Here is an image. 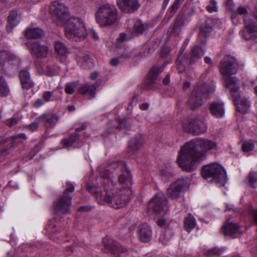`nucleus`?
<instances>
[{"mask_svg":"<svg viewBox=\"0 0 257 257\" xmlns=\"http://www.w3.org/2000/svg\"><path fill=\"white\" fill-rule=\"evenodd\" d=\"M64 25L66 37L69 39L83 40L87 35L83 22L79 18H69Z\"/></svg>","mask_w":257,"mask_h":257,"instance_id":"nucleus-5","label":"nucleus"},{"mask_svg":"<svg viewBox=\"0 0 257 257\" xmlns=\"http://www.w3.org/2000/svg\"><path fill=\"white\" fill-rule=\"evenodd\" d=\"M15 56L8 50L0 51V69H3L5 64L15 59Z\"/></svg>","mask_w":257,"mask_h":257,"instance_id":"nucleus-31","label":"nucleus"},{"mask_svg":"<svg viewBox=\"0 0 257 257\" xmlns=\"http://www.w3.org/2000/svg\"><path fill=\"white\" fill-rule=\"evenodd\" d=\"M184 0H175L171 7V11L175 13L180 7L181 3Z\"/></svg>","mask_w":257,"mask_h":257,"instance_id":"nucleus-45","label":"nucleus"},{"mask_svg":"<svg viewBox=\"0 0 257 257\" xmlns=\"http://www.w3.org/2000/svg\"><path fill=\"white\" fill-rule=\"evenodd\" d=\"M104 180V191L97 194V198L104 200L112 207L118 209L128 203L132 185V175L126 163L119 161L102 173Z\"/></svg>","mask_w":257,"mask_h":257,"instance_id":"nucleus-1","label":"nucleus"},{"mask_svg":"<svg viewBox=\"0 0 257 257\" xmlns=\"http://www.w3.org/2000/svg\"><path fill=\"white\" fill-rule=\"evenodd\" d=\"M103 243L104 244V251L107 253H111L115 257H118V255L120 253L127 251L126 248L123 247L112 240L108 239L107 238H103Z\"/></svg>","mask_w":257,"mask_h":257,"instance_id":"nucleus-14","label":"nucleus"},{"mask_svg":"<svg viewBox=\"0 0 257 257\" xmlns=\"http://www.w3.org/2000/svg\"><path fill=\"white\" fill-rule=\"evenodd\" d=\"M212 31V27L207 23L200 28L199 37L202 36L206 38Z\"/></svg>","mask_w":257,"mask_h":257,"instance_id":"nucleus-39","label":"nucleus"},{"mask_svg":"<svg viewBox=\"0 0 257 257\" xmlns=\"http://www.w3.org/2000/svg\"><path fill=\"white\" fill-rule=\"evenodd\" d=\"M213 91V89L206 83L199 82L189 95L187 105L192 110H195L203 104V100Z\"/></svg>","mask_w":257,"mask_h":257,"instance_id":"nucleus-4","label":"nucleus"},{"mask_svg":"<svg viewBox=\"0 0 257 257\" xmlns=\"http://www.w3.org/2000/svg\"><path fill=\"white\" fill-rule=\"evenodd\" d=\"M161 174L162 176L163 179L165 181H167L170 177L172 176V174L170 171H168L167 173L162 171Z\"/></svg>","mask_w":257,"mask_h":257,"instance_id":"nucleus-53","label":"nucleus"},{"mask_svg":"<svg viewBox=\"0 0 257 257\" xmlns=\"http://www.w3.org/2000/svg\"><path fill=\"white\" fill-rule=\"evenodd\" d=\"M18 13L17 11H11L8 17V25L6 27L8 33H10L12 29L17 25L19 21L17 20Z\"/></svg>","mask_w":257,"mask_h":257,"instance_id":"nucleus-30","label":"nucleus"},{"mask_svg":"<svg viewBox=\"0 0 257 257\" xmlns=\"http://www.w3.org/2000/svg\"><path fill=\"white\" fill-rule=\"evenodd\" d=\"M97 86L96 83L85 84L79 87V92L81 94L87 97L88 99H92L95 97Z\"/></svg>","mask_w":257,"mask_h":257,"instance_id":"nucleus-22","label":"nucleus"},{"mask_svg":"<svg viewBox=\"0 0 257 257\" xmlns=\"http://www.w3.org/2000/svg\"><path fill=\"white\" fill-rule=\"evenodd\" d=\"M116 5L123 12L132 13L140 7L139 0H116Z\"/></svg>","mask_w":257,"mask_h":257,"instance_id":"nucleus-17","label":"nucleus"},{"mask_svg":"<svg viewBox=\"0 0 257 257\" xmlns=\"http://www.w3.org/2000/svg\"><path fill=\"white\" fill-rule=\"evenodd\" d=\"M224 173L223 167L217 163L205 165L203 166L201 170V175L203 178L212 179L219 187L224 186Z\"/></svg>","mask_w":257,"mask_h":257,"instance_id":"nucleus-6","label":"nucleus"},{"mask_svg":"<svg viewBox=\"0 0 257 257\" xmlns=\"http://www.w3.org/2000/svg\"><path fill=\"white\" fill-rule=\"evenodd\" d=\"M211 113L217 118L223 117L224 114V104L222 102H213L210 106Z\"/></svg>","mask_w":257,"mask_h":257,"instance_id":"nucleus-28","label":"nucleus"},{"mask_svg":"<svg viewBox=\"0 0 257 257\" xmlns=\"http://www.w3.org/2000/svg\"><path fill=\"white\" fill-rule=\"evenodd\" d=\"M54 50L61 62L65 61L66 55L70 53L66 44L64 42L59 41L55 43Z\"/></svg>","mask_w":257,"mask_h":257,"instance_id":"nucleus-23","label":"nucleus"},{"mask_svg":"<svg viewBox=\"0 0 257 257\" xmlns=\"http://www.w3.org/2000/svg\"><path fill=\"white\" fill-rule=\"evenodd\" d=\"M219 67L220 72L222 75L223 77H224L225 76V61H224V59H222L220 61Z\"/></svg>","mask_w":257,"mask_h":257,"instance_id":"nucleus-52","label":"nucleus"},{"mask_svg":"<svg viewBox=\"0 0 257 257\" xmlns=\"http://www.w3.org/2000/svg\"><path fill=\"white\" fill-rule=\"evenodd\" d=\"M176 65L178 71L180 73H184L186 69V64L188 63V56L187 54L179 52V54L175 61Z\"/></svg>","mask_w":257,"mask_h":257,"instance_id":"nucleus-27","label":"nucleus"},{"mask_svg":"<svg viewBox=\"0 0 257 257\" xmlns=\"http://www.w3.org/2000/svg\"><path fill=\"white\" fill-rule=\"evenodd\" d=\"M71 203V195L67 192H63L58 197L53 203V209L55 213L58 215L69 213Z\"/></svg>","mask_w":257,"mask_h":257,"instance_id":"nucleus-11","label":"nucleus"},{"mask_svg":"<svg viewBox=\"0 0 257 257\" xmlns=\"http://www.w3.org/2000/svg\"><path fill=\"white\" fill-rule=\"evenodd\" d=\"M86 188L87 189V190H88L90 192H92L93 191H95V193L96 194V197H97V194L98 193H99L100 191L101 192H103L104 191V190L103 191H101V190H100L99 191L98 190H97L96 191H95L96 189V186H95L94 185H91V184H86ZM97 198V197H96ZM97 199L98 200V201L100 203H103V202H105V203H106L104 200H100L99 199H98V198H97Z\"/></svg>","mask_w":257,"mask_h":257,"instance_id":"nucleus-44","label":"nucleus"},{"mask_svg":"<svg viewBox=\"0 0 257 257\" xmlns=\"http://www.w3.org/2000/svg\"><path fill=\"white\" fill-rule=\"evenodd\" d=\"M254 148V144L252 142H245L242 145V149L244 152H249Z\"/></svg>","mask_w":257,"mask_h":257,"instance_id":"nucleus-43","label":"nucleus"},{"mask_svg":"<svg viewBox=\"0 0 257 257\" xmlns=\"http://www.w3.org/2000/svg\"><path fill=\"white\" fill-rule=\"evenodd\" d=\"M19 78L23 89L28 90L35 85L30 72L26 68L23 69L19 71Z\"/></svg>","mask_w":257,"mask_h":257,"instance_id":"nucleus-18","label":"nucleus"},{"mask_svg":"<svg viewBox=\"0 0 257 257\" xmlns=\"http://www.w3.org/2000/svg\"><path fill=\"white\" fill-rule=\"evenodd\" d=\"M231 84L230 87V94L232 97L236 110L241 114L247 113L249 110L250 103L245 98H240L239 92L240 89L239 84L235 83Z\"/></svg>","mask_w":257,"mask_h":257,"instance_id":"nucleus-9","label":"nucleus"},{"mask_svg":"<svg viewBox=\"0 0 257 257\" xmlns=\"http://www.w3.org/2000/svg\"><path fill=\"white\" fill-rule=\"evenodd\" d=\"M189 187L187 178H181L171 184L168 189L169 197L172 199L179 197L181 193L184 191Z\"/></svg>","mask_w":257,"mask_h":257,"instance_id":"nucleus-13","label":"nucleus"},{"mask_svg":"<svg viewBox=\"0 0 257 257\" xmlns=\"http://www.w3.org/2000/svg\"><path fill=\"white\" fill-rule=\"evenodd\" d=\"M252 218L254 223L257 224V209L253 211Z\"/></svg>","mask_w":257,"mask_h":257,"instance_id":"nucleus-60","label":"nucleus"},{"mask_svg":"<svg viewBox=\"0 0 257 257\" xmlns=\"http://www.w3.org/2000/svg\"><path fill=\"white\" fill-rule=\"evenodd\" d=\"M170 52V49L169 47H166L162 49L161 52V56L163 58L166 57Z\"/></svg>","mask_w":257,"mask_h":257,"instance_id":"nucleus-50","label":"nucleus"},{"mask_svg":"<svg viewBox=\"0 0 257 257\" xmlns=\"http://www.w3.org/2000/svg\"><path fill=\"white\" fill-rule=\"evenodd\" d=\"M165 85L168 84L170 82V75L167 74L163 80Z\"/></svg>","mask_w":257,"mask_h":257,"instance_id":"nucleus-63","label":"nucleus"},{"mask_svg":"<svg viewBox=\"0 0 257 257\" xmlns=\"http://www.w3.org/2000/svg\"><path fill=\"white\" fill-rule=\"evenodd\" d=\"M184 131L194 135L202 134L206 131V127L203 121L198 118H192L186 121L182 125Z\"/></svg>","mask_w":257,"mask_h":257,"instance_id":"nucleus-12","label":"nucleus"},{"mask_svg":"<svg viewBox=\"0 0 257 257\" xmlns=\"http://www.w3.org/2000/svg\"><path fill=\"white\" fill-rule=\"evenodd\" d=\"M28 47L31 53L37 58L43 59L47 57L48 52V47L36 41L29 43Z\"/></svg>","mask_w":257,"mask_h":257,"instance_id":"nucleus-16","label":"nucleus"},{"mask_svg":"<svg viewBox=\"0 0 257 257\" xmlns=\"http://www.w3.org/2000/svg\"><path fill=\"white\" fill-rule=\"evenodd\" d=\"M44 104V102H43L41 99H37L34 103V106L36 108L40 107Z\"/></svg>","mask_w":257,"mask_h":257,"instance_id":"nucleus-57","label":"nucleus"},{"mask_svg":"<svg viewBox=\"0 0 257 257\" xmlns=\"http://www.w3.org/2000/svg\"><path fill=\"white\" fill-rule=\"evenodd\" d=\"M126 39V35L124 34H120L117 40L119 42H122Z\"/></svg>","mask_w":257,"mask_h":257,"instance_id":"nucleus-59","label":"nucleus"},{"mask_svg":"<svg viewBox=\"0 0 257 257\" xmlns=\"http://www.w3.org/2000/svg\"><path fill=\"white\" fill-rule=\"evenodd\" d=\"M58 116L53 113H44L36 118V120L43 121L46 128H52L58 121Z\"/></svg>","mask_w":257,"mask_h":257,"instance_id":"nucleus-19","label":"nucleus"},{"mask_svg":"<svg viewBox=\"0 0 257 257\" xmlns=\"http://www.w3.org/2000/svg\"><path fill=\"white\" fill-rule=\"evenodd\" d=\"M239 232V227L236 224L226 222V236L235 237V235Z\"/></svg>","mask_w":257,"mask_h":257,"instance_id":"nucleus-35","label":"nucleus"},{"mask_svg":"<svg viewBox=\"0 0 257 257\" xmlns=\"http://www.w3.org/2000/svg\"><path fill=\"white\" fill-rule=\"evenodd\" d=\"M149 108V104L148 103H143L140 105V108L141 110H145L148 109Z\"/></svg>","mask_w":257,"mask_h":257,"instance_id":"nucleus-62","label":"nucleus"},{"mask_svg":"<svg viewBox=\"0 0 257 257\" xmlns=\"http://www.w3.org/2000/svg\"><path fill=\"white\" fill-rule=\"evenodd\" d=\"M10 93V89L3 76L0 77V96H7Z\"/></svg>","mask_w":257,"mask_h":257,"instance_id":"nucleus-38","label":"nucleus"},{"mask_svg":"<svg viewBox=\"0 0 257 257\" xmlns=\"http://www.w3.org/2000/svg\"><path fill=\"white\" fill-rule=\"evenodd\" d=\"M132 57V55L131 52H128V51H125L119 57V58H122L123 59H128Z\"/></svg>","mask_w":257,"mask_h":257,"instance_id":"nucleus-54","label":"nucleus"},{"mask_svg":"<svg viewBox=\"0 0 257 257\" xmlns=\"http://www.w3.org/2000/svg\"><path fill=\"white\" fill-rule=\"evenodd\" d=\"M18 120L15 117H12L6 121L7 125L9 127H12L18 123Z\"/></svg>","mask_w":257,"mask_h":257,"instance_id":"nucleus-48","label":"nucleus"},{"mask_svg":"<svg viewBox=\"0 0 257 257\" xmlns=\"http://www.w3.org/2000/svg\"><path fill=\"white\" fill-rule=\"evenodd\" d=\"M138 232L140 240L143 242H148L151 238L152 231L150 226L147 223H143L138 226Z\"/></svg>","mask_w":257,"mask_h":257,"instance_id":"nucleus-21","label":"nucleus"},{"mask_svg":"<svg viewBox=\"0 0 257 257\" xmlns=\"http://www.w3.org/2000/svg\"><path fill=\"white\" fill-rule=\"evenodd\" d=\"M157 224L160 227H163L166 224V220L164 219H159L157 221Z\"/></svg>","mask_w":257,"mask_h":257,"instance_id":"nucleus-58","label":"nucleus"},{"mask_svg":"<svg viewBox=\"0 0 257 257\" xmlns=\"http://www.w3.org/2000/svg\"><path fill=\"white\" fill-rule=\"evenodd\" d=\"M25 34L28 39H38L44 35V32L40 28H34L27 29L25 31Z\"/></svg>","mask_w":257,"mask_h":257,"instance_id":"nucleus-32","label":"nucleus"},{"mask_svg":"<svg viewBox=\"0 0 257 257\" xmlns=\"http://www.w3.org/2000/svg\"><path fill=\"white\" fill-rule=\"evenodd\" d=\"M241 69V64L235 57L226 55V87H230L231 84L235 83H235L239 84V80L232 75Z\"/></svg>","mask_w":257,"mask_h":257,"instance_id":"nucleus-8","label":"nucleus"},{"mask_svg":"<svg viewBox=\"0 0 257 257\" xmlns=\"http://www.w3.org/2000/svg\"><path fill=\"white\" fill-rule=\"evenodd\" d=\"M94 18L100 28H110L118 21V12L113 4L105 3L96 9Z\"/></svg>","mask_w":257,"mask_h":257,"instance_id":"nucleus-3","label":"nucleus"},{"mask_svg":"<svg viewBox=\"0 0 257 257\" xmlns=\"http://www.w3.org/2000/svg\"><path fill=\"white\" fill-rule=\"evenodd\" d=\"M205 51L199 46H194L191 50L189 60V64L193 65L196 63L204 55Z\"/></svg>","mask_w":257,"mask_h":257,"instance_id":"nucleus-25","label":"nucleus"},{"mask_svg":"<svg viewBox=\"0 0 257 257\" xmlns=\"http://www.w3.org/2000/svg\"><path fill=\"white\" fill-rule=\"evenodd\" d=\"M216 146L214 142L203 139H194L186 143L179 152L177 160L179 167L183 171H193L203 155Z\"/></svg>","mask_w":257,"mask_h":257,"instance_id":"nucleus-2","label":"nucleus"},{"mask_svg":"<svg viewBox=\"0 0 257 257\" xmlns=\"http://www.w3.org/2000/svg\"><path fill=\"white\" fill-rule=\"evenodd\" d=\"M119 63L118 58H114L110 60V64L112 66H116Z\"/></svg>","mask_w":257,"mask_h":257,"instance_id":"nucleus-61","label":"nucleus"},{"mask_svg":"<svg viewBox=\"0 0 257 257\" xmlns=\"http://www.w3.org/2000/svg\"><path fill=\"white\" fill-rule=\"evenodd\" d=\"M223 252V249L218 247H214L208 249H204L203 255L208 257L220 255Z\"/></svg>","mask_w":257,"mask_h":257,"instance_id":"nucleus-37","label":"nucleus"},{"mask_svg":"<svg viewBox=\"0 0 257 257\" xmlns=\"http://www.w3.org/2000/svg\"><path fill=\"white\" fill-rule=\"evenodd\" d=\"M244 23L245 24V30L243 31V37L246 39H250L253 36H257V25L254 23L250 22L249 17H244Z\"/></svg>","mask_w":257,"mask_h":257,"instance_id":"nucleus-20","label":"nucleus"},{"mask_svg":"<svg viewBox=\"0 0 257 257\" xmlns=\"http://www.w3.org/2000/svg\"><path fill=\"white\" fill-rule=\"evenodd\" d=\"M143 145V139L141 135H138L131 139L128 144V150L133 154L138 152Z\"/></svg>","mask_w":257,"mask_h":257,"instance_id":"nucleus-26","label":"nucleus"},{"mask_svg":"<svg viewBox=\"0 0 257 257\" xmlns=\"http://www.w3.org/2000/svg\"><path fill=\"white\" fill-rule=\"evenodd\" d=\"M76 87L75 82H70L66 84L65 88V91L66 93L72 94L74 92V89Z\"/></svg>","mask_w":257,"mask_h":257,"instance_id":"nucleus-42","label":"nucleus"},{"mask_svg":"<svg viewBox=\"0 0 257 257\" xmlns=\"http://www.w3.org/2000/svg\"><path fill=\"white\" fill-rule=\"evenodd\" d=\"M148 209L157 214L164 215L168 210V200L163 193H157L149 202Z\"/></svg>","mask_w":257,"mask_h":257,"instance_id":"nucleus-10","label":"nucleus"},{"mask_svg":"<svg viewBox=\"0 0 257 257\" xmlns=\"http://www.w3.org/2000/svg\"><path fill=\"white\" fill-rule=\"evenodd\" d=\"M166 64L162 66L153 67L149 71L148 77L146 81L145 85L147 88L152 89L156 87L159 75L161 73Z\"/></svg>","mask_w":257,"mask_h":257,"instance_id":"nucleus-15","label":"nucleus"},{"mask_svg":"<svg viewBox=\"0 0 257 257\" xmlns=\"http://www.w3.org/2000/svg\"><path fill=\"white\" fill-rule=\"evenodd\" d=\"M40 145H36L34 148V150L30 153V155H31V158H32L39 151L40 149Z\"/></svg>","mask_w":257,"mask_h":257,"instance_id":"nucleus-56","label":"nucleus"},{"mask_svg":"<svg viewBox=\"0 0 257 257\" xmlns=\"http://www.w3.org/2000/svg\"><path fill=\"white\" fill-rule=\"evenodd\" d=\"M207 11L211 13L217 11V3L214 0H211L209 5L206 7Z\"/></svg>","mask_w":257,"mask_h":257,"instance_id":"nucleus-41","label":"nucleus"},{"mask_svg":"<svg viewBox=\"0 0 257 257\" xmlns=\"http://www.w3.org/2000/svg\"><path fill=\"white\" fill-rule=\"evenodd\" d=\"M80 140V135L77 133L71 134L67 139H63L61 143L66 148L79 147L81 145H78Z\"/></svg>","mask_w":257,"mask_h":257,"instance_id":"nucleus-24","label":"nucleus"},{"mask_svg":"<svg viewBox=\"0 0 257 257\" xmlns=\"http://www.w3.org/2000/svg\"><path fill=\"white\" fill-rule=\"evenodd\" d=\"M39 126V123L38 121H34L29 125H28L27 127L28 128L33 132L36 131Z\"/></svg>","mask_w":257,"mask_h":257,"instance_id":"nucleus-49","label":"nucleus"},{"mask_svg":"<svg viewBox=\"0 0 257 257\" xmlns=\"http://www.w3.org/2000/svg\"><path fill=\"white\" fill-rule=\"evenodd\" d=\"M183 223L184 228L188 232H190L196 225V220L190 213L185 217Z\"/></svg>","mask_w":257,"mask_h":257,"instance_id":"nucleus-33","label":"nucleus"},{"mask_svg":"<svg viewBox=\"0 0 257 257\" xmlns=\"http://www.w3.org/2000/svg\"><path fill=\"white\" fill-rule=\"evenodd\" d=\"M49 12L53 20L58 26L64 25L69 19L68 8L58 1H54L50 4Z\"/></svg>","mask_w":257,"mask_h":257,"instance_id":"nucleus-7","label":"nucleus"},{"mask_svg":"<svg viewBox=\"0 0 257 257\" xmlns=\"http://www.w3.org/2000/svg\"><path fill=\"white\" fill-rule=\"evenodd\" d=\"M248 181L250 185L255 188L257 186V172H251L248 175Z\"/></svg>","mask_w":257,"mask_h":257,"instance_id":"nucleus-40","label":"nucleus"},{"mask_svg":"<svg viewBox=\"0 0 257 257\" xmlns=\"http://www.w3.org/2000/svg\"><path fill=\"white\" fill-rule=\"evenodd\" d=\"M98 76V72H93V73H91V74L90 75V78L92 80H95L97 78Z\"/></svg>","mask_w":257,"mask_h":257,"instance_id":"nucleus-64","label":"nucleus"},{"mask_svg":"<svg viewBox=\"0 0 257 257\" xmlns=\"http://www.w3.org/2000/svg\"><path fill=\"white\" fill-rule=\"evenodd\" d=\"M147 29V26L141 21H137L134 24L133 33L136 35L143 34Z\"/></svg>","mask_w":257,"mask_h":257,"instance_id":"nucleus-36","label":"nucleus"},{"mask_svg":"<svg viewBox=\"0 0 257 257\" xmlns=\"http://www.w3.org/2000/svg\"><path fill=\"white\" fill-rule=\"evenodd\" d=\"M11 138L13 143H14L15 141H16L18 139H23L24 140L27 139L26 135L24 133H20L16 136H13L11 137Z\"/></svg>","mask_w":257,"mask_h":257,"instance_id":"nucleus-47","label":"nucleus"},{"mask_svg":"<svg viewBox=\"0 0 257 257\" xmlns=\"http://www.w3.org/2000/svg\"><path fill=\"white\" fill-rule=\"evenodd\" d=\"M184 18L183 16H178L176 17L174 23L171 26V34L178 36L181 32L182 27L184 24Z\"/></svg>","mask_w":257,"mask_h":257,"instance_id":"nucleus-29","label":"nucleus"},{"mask_svg":"<svg viewBox=\"0 0 257 257\" xmlns=\"http://www.w3.org/2000/svg\"><path fill=\"white\" fill-rule=\"evenodd\" d=\"M237 11L239 15H246L248 13L247 10L243 7H238Z\"/></svg>","mask_w":257,"mask_h":257,"instance_id":"nucleus-55","label":"nucleus"},{"mask_svg":"<svg viewBox=\"0 0 257 257\" xmlns=\"http://www.w3.org/2000/svg\"><path fill=\"white\" fill-rule=\"evenodd\" d=\"M74 191V186L72 183L68 181L66 183V188L63 192H67L70 195Z\"/></svg>","mask_w":257,"mask_h":257,"instance_id":"nucleus-46","label":"nucleus"},{"mask_svg":"<svg viewBox=\"0 0 257 257\" xmlns=\"http://www.w3.org/2000/svg\"><path fill=\"white\" fill-rule=\"evenodd\" d=\"M170 239V238L167 237V234L165 232L163 233L160 238L159 241H161L163 244H166Z\"/></svg>","mask_w":257,"mask_h":257,"instance_id":"nucleus-51","label":"nucleus"},{"mask_svg":"<svg viewBox=\"0 0 257 257\" xmlns=\"http://www.w3.org/2000/svg\"><path fill=\"white\" fill-rule=\"evenodd\" d=\"M62 92H59V94H56L54 91H46L43 93V98L46 101H57L62 98Z\"/></svg>","mask_w":257,"mask_h":257,"instance_id":"nucleus-34","label":"nucleus"}]
</instances>
